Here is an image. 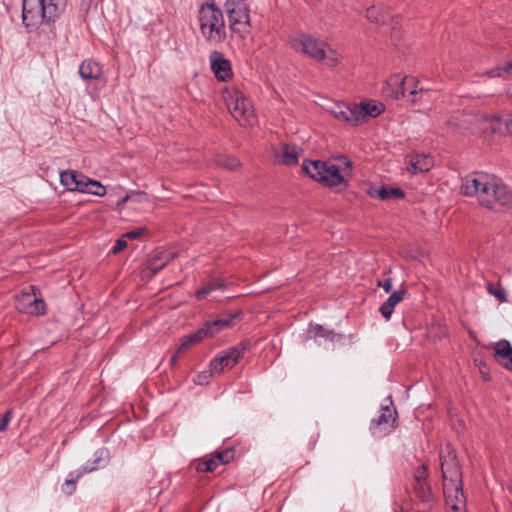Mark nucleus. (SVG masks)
Here are the masks:
<instances>
[{"label": "nucleus", "instance_id": "obj_5", "mask_svg": "<svg viewBox=\"0 0 512 512\" xmlns=\"http://www.w3.org/2000/svg\"><path fill=\"white\" fill-rule=\"evenodd\" d=\"M66 0H23L22 22L29 31L54 20L65 8Z\"/></svg>", "mask_w": 512, "mask_h": 512}, {"label": "nucleus", "instance_id": "obj_9", "mask_svg": "<svg viewBox=\"0 0 512 512\" xmlns=\"http://www.w3.org/2000/svg\"><path fill=\"white\" fill-rule=\"evenodd\" d=\"M245 351L243 345H237L222 351L210 362L211 373L220 374L227 369L233 368Z\"/></svg>", "mask_w": 512, "mask_h": 512}, {"label": "nucleus", "instance_id": "obj_42", "mask_svg": "<svg viewBox=\"0 0 512 512\" xmlns=\"http://www.w3.org/2000/svg\"><path fill=\"white\" fill-rule=\"evenodd\" d=\"M211 374H212L211 371L203 372L202 374H199L197 377L196 383L203 384L204 382H206L208 380V378L211 376Z\"/></svg>", "mask_w": 512, "mask_h": 512}, {"label": "nucleus", "instance_id": "obj_6", "mask_svg": "<svg viewBox=\"0 0 512 512\" xmlns=\"http://www.w3.org/2000/svg\"><path fill=\"white\" fill-rule=\"evenodd\" d=\"M201 35L213 45L222 43L227 37L223 12L213 3L201 6L198 12Z\"/></svg>", "mask_w": 512, "mask_h": 512}, {"label": "nucleus", "instance_id": "obj_22", "mask_svg": "<svg viewBox=\"0 0 512 512\" xmlns=\"http://www.w3.org/2000/svg\"><path fill=\"white\" fill-rule=\"evenodd\" d=\"M85 180L86 176L73 170L64 171L60 175L61 184L70 191L80 192Z\"/></svg>", "mask_w": 512, "mask_h": 512}, {"label": "nucleus", "instance_id": "obj_23", "mask_svg": "<svg viewBox=\"0 0 512 512\" xmlns=\"http://www.w3.org/2000/svg\"><path fill=\"white\" fill-rule=\"evenodd\" d=\"M79 74L83 80H98L103 74L102 66L93 60H84L79 66Z\"/></svg>", "mask_w": 512, "mask_h": 512}, {"label": "nucleus", "instance_id": "obj_33", "mask_svg": "<svg viewBox=\"0 0 512 512\" xmlns=\"http://www.w3.org/2000/svg\"><path fill=\"white\" fill-rule=\"evenodd\" d=\"M366 17L369 21L375 23H385L387 18L386 15L383 14L382 10L375 6L367 9Z\"/></svg>", "mask_w": 512, "mask_h": 512}, {"label": "nucleus", "instance_id": "obj_35", "mask_svg": "<svg viewBox=\"0 0 512 512\" xmlns=\"http://www.w3.org/2000/svg\"><path fill=\"white\" fill-rule=\"evenodd\" d=\"M488 292L501 302L506 301V291L500 285L488 284Z\"/></svg>", "mask_w": 512, "mask_h": 512}, {"label": "nucleus", "instance_id": "obj_36", "mask_svg": "<svg viewBox=\"0 0 512 512\" xmlns=\"http://www.w3.org/2000/svg\"><path fill=\"white\" fill-rule=\"evenodd\" d=\"M426 477H427L426 465L419 466L413 474L414 482H418V483H420L421 481H425Z\"/></svg>", "mask_w": 512, "mask_h": 512}, {"label": "nucleus", "instance_id": "obj_13", "mask_svg": "<svg viewBox=\"0 0 512 512\" xmlns=\"http://www.w3.org/2000/svg\"><path fill=\"white\" fill-rule=\"evenodd\" d=\"M210 67L215 77L219 81H228L231 79L232 65L222 52L212 51L209 55Z\"/></svg>", "mask_w": 512, "mask_h": 512}, {"label": "nucleus", "instance_id": "obj_16", "mask_svg": "<svg viewBox=\"0 0 512 512\" xmlns=\"http://www.w3.org/2000/svg\"><path fill=\"white\" fill-rule=\"evenodd\" d=\"M485 129L498 134L512 133V115L482 117Z\"/></svg>", "mask_w": 512, "mask_h": 512}, {"label": "nucleus", "instance_id": "obj_10", "mask_svg": "<svg viewBox=\"0 0 512 512\" xmlns=\"http://www.w3.org/2000/svg\"><path fill=\"white\" fill-rule=\"evenodd\" d=\"M240 319V312H225L220 314L216 319L207 321L201 330L205 333V337H213L218 333L232 328Z\"/></svg>", "mask_w": 512, "mask_h": 512}, {"label": "nucleus", "instance_id": "obj_1", "mask_svg": "<svg viewBox=\"0 0 512 512\" xmlns=\"http://www.w3.org/2000/svg\"><path fill=\"white\" fill-rule=\"evenodd\" d=\"M462 193L476 197L478 203L490 210L512 209V191L498 177L487 173H472L462 180Z\"/></svg>", "mask_w": 512, "mask_h": 512}, {"label": "nucleus", "instance_id": "obj_3", "mask_svg": "<svg viewBox=\"0 0 512 512\" xmlns=\"http://www.w3.org/2000/svg\"><path fill=\"white\" fill-rule=\"evenodd\" d=\"M287 43L296 53L304 54L316 61L326 60L331 66L339 62L340 55L328 43L303 31L290 34Z\"/></svg>", "mask_w": 512, "mask_h": 512}, {"label": "nucleus", "instance_id": "obj_31", "mask_svg": "<svg viewBox=\"0 0 512 512\" xmlns=\"http://www.w3.org/2000/svg\"><path fill=\"white\" fill-rule=\"evenodd\" d=\"M377 196L381 200H387V199H392V198H402V197H404V192L400 188L382 186L377 191Z\"/></svg>", "mask_w": 512, "mask_h": 512}, {"label": "nucleus", "instance_id": "obj_18", "mask_svg": "<svg viewBox=\"0 0 512 512\" xmlns=\"http://www.w3.org/2000/svg\"><path fill=\"white\" fill-rule=\"evenodd\" d=\"M433 165V158L429 155L412 154L408 156L407 170L412 174L427 172Z\"/></svg>", "mask_w": 512, "mask_h": 512}, {"label": "nucleus", "instance_id": "obj_17", "mask_svg": "<svg viewBox=\"0 0 512 512\" xmlns=\"http://www.w3.org/2000/svg\"><path fill=\"white\" fill-rule=\"evenodd\" d=\"M101 460V457H97L94 461H93V465H84L82 466L81 468L73 471L70 473V478H67L63 487H62V491L67 494V495H71L73 494V492L75 491L76 489V481L82 477L83 475H85L86 473H90L92 471H95L97 468H98V463L100 462Z\"/></svg>", "mask_w": 512, "mask_h": 512}, {"label": "nucleus", "instance_id": "obj_41", "mask_svg": "<svg viewBox=\"0 0 512 512\" xmlns=\"http://www.w3.org/2000/svg\"><path fill=\"white\" fill-rule=\"evenodd\" d=\"M379 285L384 289L386 293H390L392 290V279L388 278L383 283H379Z\"/></svg>", "mask_w": 512, "mask_h": 512}, {"label": "nucleus", "instance_id": "obj_20", "mask_svg": "<svg viewBox=\"0 0 512 512\" xmlns=\"http://www.w3.org/2000/svg\"><path fill=\"white\" fill-rule=\"evenodd\" d=\"M302 150L296 145L283 144L276 151V158L284 165H295L299 161Z\"/></svg>", "mask_w": 512, "mask_h": 512}, {"label": "nucleus", "instance_id": "obj_45", "mask_svg": "<svg viewBox=\"0 0 512 512\" xmlns=\"http://www.w3.org/2000/svg\"><path fill=\"white\" fill-rule=\"evenodd\" d=\"M508 491L512 494V481L508 485Z\"/></svg>", "mask_w": 512, "mask_h": 512}, {"label": "nucleus", "instance_id": "obj_11", "mask_svg": "<svg viewBox=\"0 0 512 512\" xmlns=\"http://www.w3.org/2000/svg\"><path fill=\"white\" fill-rule=\"evenodd\" d=\"M395 420L396 410L389 406H383L380 415L370 424L371 433L378 438L387 435L393 429Z\"/></svg>", "mask_w": 512, "mask_h": 512}, {"label": "nucleus", "instance_id": "obj_19", "mask_svg": "<svg viewBox=\"0 0 512 512\" xmlns=\"http://www.w3.org/2000/svg\"><path fill=\"white\" fill-rule=\"evenodd\" d=\"M494 358L501 366L512 371V346L509 341L501 340L495 344Z\"/></svg>", "mask_w": 512, "mask_h": 512}, {"label": "nucleus", "instance_id": "obj_8", "mask_svg": "<svg viewBox=\"0 0 512 512\" xmlns=\"http://www.w3.org/2000/svg\"><path fill=\"white\" fill-rule=\"evenodd\" d=\"M225 10L233 32L246 34L250 27V15L244 0H227Z\"/></svg>", "mask_w": 512, "mask_h": 512}, {"label": "nucleus", "instance_id": "obj_44", "mask_svg": "<svg viewBox=\"0 0 512 512\" xmlns=\"http://www.w3.org/2000/svg\"><path fill=\"white\" fill-rule=\"evenodd\" d=\"M504 74H512V62H507L503 65Z\"/></svg>", "mask_w": 512, "mask_h": 512}, {"label": "nucleus", "instance_id": "obj_46", "mask_svg": "<svg viewBox=\"0 0 512 512\" xmlns=\"http://www.w3.org/2000/svg\"><path fill=\"white\" fill-rule=\"evenodd\" d=\"M417 93H418V90H417V89H413V90H411V91H410V94H411V95H415V94H417Z\"/></svg>", "mask_w": 512, "mask_h": 512}, {"label": "nucleus", "instance_id": "obj_21", "mask_svg": "<svg viewBox=\"0 0 512 512\" xmlns=\"http://www.w3.org/2000/svg\"><path fill=\"white\" fill-rule=\"evenodd\" d=\"M329 112L339 121L348 123L350 125H356L354 105L334 103L329 108Z\"/></svg>", "mask_w": 512, "mask_h": 512}, {"label": "nucleus", "instance_id": "obj_25", "mask_svg": "<svg viewBox=\"0 0 512 512\" xmlns=\"http://www.w3.org/2000/svg\"><path fill=\"white\" fill-rule=\"evenodd\" d=\"M406 294L405 290H398L393 292L388 299L380 306L379 311L381 315L386 319L389 320L391 318V315L394 311V308L397 304H399Z\"/></svg>", "mask_w": 512, "mask_h": 512}, {"label": "nucleus", "instance_id": "obj_26", "mask_svg": "<svg viewBox=\"0 0 512 512\" xmlns=\"http://www.w3.org/2000/svg\"><path fill=\"white\" fill-rule=\"evenodd\" d=\"M173 257L174 254L172 252H157L147 265V270L150 271L151 275H155L163 269L173 259Z\"/></svg>", "mask_w": 512, "mask_h": 512}, {"label": "nucleus", "instance_id": "obj_43", "mask_svg": "<svg viewBox=\"0 0 512 512\" xmlns=\"http://www.w3.org/2000/svg\"><path fill=\"white\" fill-rule=\"evenodd\" d=\"M131 195H125L123 198H121L117 204L118 208H122V206L128 202L131 199Z\"/></svg>", "mask_w": 512, "mask_h": 512}, {"label": "nucleus", "instance_id": "obj_2", "mask_svg": "<svg viewBox=\"0 0 512 512\" xmlns=\"http://www.w3.org/2000/svg\"><path fill=\"white\" fill-rule=\"evenodd\" d=\"M443 479V493L451 512H467L466 497L463 492L462 474L456 454L450 447L440 453Z\"/></svg>", "mask_w": 512, "mask_h": 512}, {"label": "nucleus", "instance_id": "obj_15", "mask_svg": "<svg viewBox=\"0 0 512 512\" xmlns=\"http://www.w3.org/2000/svg\"><path fill=\"white\" fill-rule=\"evenodd\" d=\"M410 82H414V79H407L400 74H394L385 81L383 92L388 97L399 99L405 94V84Z\"/></svg>", "mask_w": 512, "mask_h": 512}, {"label": "nucleus", "instance_id": "obj_34", "mask_svg": "<svg viewBox=\"0 0 512 512\" xmlns=\"http://www.w3.org/2000/svg\"><path fill=\"white\" fill-rule=\"evenodd\" d=\"M217 163L229 170H236L240 167V161L232 156H221L219 157Z\"/></svg>", "mask_w": 512, "mask_h": 512}, {"label": "nucleus", "instance_id": "obj_29", "mask_svg": "<svg viewBox=\"0 0 512 512\" xmlns=\"http://www.w3.org/2000/svg\"><path fill=\"white\" fill-rule=\"evenodd\" d=\"M319 337L333 340L335 334L333 333V331L327 330L319 324L310 325L307 330V338L317 339Z\"/></svg>", "mask_w": 512, "mask_h": 512}, {"label": "nucleus", "instance_id": "obj_30", "mask_svg": "<svg viewBox=\"0 0 512 512\" xmlns=\"http://www.w3.org/2000/svg\"><path fill=\"white\" fill-rule=\"evenodd\" d=\"M225 287V282L222 279H213L209 281L202 289L196 292V298L198 300L204 299L211 292L223 289Z\"/></svg>", "mask_w": 512, "mask_h": 512}, {"label": "nucleus", "instance_id": "obj_24", "mask_svg": "<svg viewBox=\"0 0 512 512\" xmlns=\"http://www.w3.org/2000/svg\"><path fill=\"white\" fill-rule=\"evenodd\" d=\"M230 452H219L214 456L198 463L197 470L200 472H213L220 464L228 463Z\"/></svg>", "mask_w": 512, "mask_h": 512}, {"label": "nucleus", "instance_id": "obj_39", "mask_svg": "<svg viewBox=\"0 0 512 512\" xmlns=\"http://www.w3.org/2000/svg\"><path fill=\"white\" fill-rule=\"evenodd\" d=\"M504 74L503 65L496 66L493 69L487 70L483 73V75H486L488 77L494 78V77H501Z\"/></svg>", "mask_w": 512, "mask_h": 512}, {"label": "nucleus", "instance_id": "obj_28", "mask_svg": "<svg viewBox=\"0 0 512 512\" xmlns=\"http://www.w3.org/2000/svg\"><path fill=\"white\" fill-rule=\"evenodd\" d=\"M80 192L90 193L96 196H104L106 194V188L99 181L91 180L86 177Z\"/></svg>", "mask_w": 512, "mask_h": 512}, {"label": "nucleus", "instance_id": "obj_14", "mask_svg": "<svg viewBox=\"0 0 512 512\" xmlns=\"http://www.w3.org/2000/svg\"><path fill=\"white\" fill-rule=\"evenodd\" d=\"M356 125L363 124L369 118L379 116L385 110L384 104L376 100H364L354 104Z\"/></svg>", "mask_w": 512, "mask_h": 512}, {"label": "nucleus", "instance_id": "obj_47", "mask_svg": "<svg viewBox=\"0 0 512 512\" xmlns=\"http://www.w3.org/2000/svg\"><path fill=\"white\" fill-rule=\"evenodd\" d=\"M447 125L451 126V125H453V122L451 120H448Z\"/></svg>", "mask_w": 512, "mask_h": 512}, {"label": "nucleus", "instance_id": "obj_37", "mask_svg": "<svg viewBox=\"0 0 512 512\" xmlns=\"http://www.w3.org/2000/svg\"><path fill=\"white\" fill-rule=\"evenodd\" d=\"M147 232V229L144 227H140L131 231H128L124 234V237H127L129 239H138L141 236H143Z\"/></svg>", "mask_w": 512, "mask_h": 512}, {"label": "nucleus", "instance_id": "obj_4", "mask_svg": "<svg viewBox=\"0 0 512 512\" xmlns=\"http://www.w3.org/2000/svg\"><path fill=\"white\" fill-rule=\"evenodd\" d=\"M339 161L340 165L319 160L304 161L302 169L312 179L321 182L327 187L346 186L345 174L350 172L352 162L346 157H340Z\"/></svg>", "mask_w": 512, "mask_h": 512}, {"label": "nucleus", "instance_id": "obj_27", "mask_svg": "<svg viewBox=\"0 0 512 512\" xmlns=\"http://www.w3.org/2000/svg\"><path fill=\"white\" fill-rule=\"evenodd\" d=\"M205 338V333L201 330V328L194 333L184 336L181 339V343L177 349V353H183L189 350L193 345L201 342Z\"/></svg>", "mask_w": 512, "mask_h": 512}, {"label": "nucleus", "instance_id": "obj_40", "mask_svg": "<svg viewBox=\"0 0 512 512\" xmlns=\"http://www.w3.org/2000/svg\"><path fill=\"white\" fill-rule=\"evenodd\" d=\"M126 247H127V242L123 238H120L116 241L115 245L113 246L112 253L117 254V253L123 251Z\"/></svg>", "mask_w": 512, "mask_h": 512}, {"label": "nucleus", "instance_id": "obj_38", "mask_svg": "<svg viewBox=\"0 0 512 512\" xmlns=\"http://www.w3.org/2000/svg\"><path fill=\"white\" fill-rule=\"evenodd\" d=\"M11 419H12V412L10 410L6 411L3 416H0V432L6 431Z\"/></svg>", "mask_w": 512, "mask_h": 512}, {"label": "nucleus", "instance_id": "obj_12", "mask_svg": "<svg viewBox=\"0 0 512 512\" xmlns=\"http://www.w3.org/2000/svg\"><path fill=\"white\" fill-rule=\"evenodd\" d=\"M33 293L22 292L16 296V308L22 313L31 315H41L45 313V303L42 299L36 297L34 287H30Z\"/></svg>", "mask_w": 512, "mask_h": 512}, {"label": "nucleus", "instance_id": "obj_32", "mask_svg": "<svg viewBox=\"0 0 512 512\" xmlns=\"http://www.w3.org/2000/svg\"><path fill=\"white\" fill-rule=\"evenodd\" d=\"M414 490L418 498H420L424 502H428L431 499V490L425 481H421L420 483L415 482Z\"/></svg>", "mask_w": 512, "mask_h": 512}, {"label": "nucleus", "instance_id": "obj_7", "mask_svg": "<svg viewBox=\"0 0 512 512\" xmlns=\"http://www.w3.org/2000/svg\"><path fill=\"white\" fill-rule=\"evenodd\" d=\"M222 98L233 116V118L243 127H252L257 123L251 100L246 94L236 86L226 87L222 91Z\"/></svg>", "mask_w": 512, "mask_h": 512}]
</instances>
